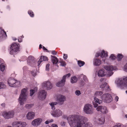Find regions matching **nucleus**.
<instances>
[{"mask_svg":"<svg viewBox=\"0 0 127 127\" xmlns=\"http://www.w3.org/2000/svg\"><path fill=\"white\" fill-rule=\"evenodd\" d=\"M85 119L83 116L74 114L69 116L67 119L71 127H92V124L86 123Z\"/></svg>","mask_w":127,"mask_h":127,"instance_id":"nucleus-1","label":"nucleus"},{"mask_svg":"<svg viewBox=\"0 0 127 127\" xmlns=\"http://www.w3.org/2000/svg\"><path fill=\"white\" fill-rule=\"evenodd\" d=\"M116 83L118 86L121 89L127 88V77L124 76L118 78Z\"/></svg>","mask_w":127,"mask_h":127,"instance_id":"nucleus-2","label":"nucleus"},{"mask_svg":"<svg viewBox=\"0 0 127 127\" xmlns=\"http://www.w3.org/2000/svg\"><path fill=\"white\" fill-rule=\"evenodd\" d=\"M27 91V89L25 88L21 90V93L19 98V101L20 105H23L24 104V101H25L26 99V92Z\"/></svg>","mask_w":127,"mask_h":127,"instance_id":"nucleus-3","label":"nucleus"},{"mask_svg":"<svg viewBox=\"0 0 127 127\" xmlns=\"http://www.w3.org/2000/svg\"><path fill=\"white\" fill-rule=\"evenodd\" d=\"M20 45L19 43H13L11 46L10 50V54L12 55L14 52H16L18 51Z\"/></svg>","mask_w":127,"mask_h":127,"instance_id":"nucleus-4","label":"nucleus"},{"mask_svg":"<svg viewBox=\"0 0 127 127\" xmlns=\"http://www.w3.org/2000/svg\"><path fill=\"white\" fill-rule=\"evenodd\" d=\"M92 106V105L89 104H85L84 108V112L87 114H92L93 112Z\"/></svg>","mask_w":127,"mask_h":127,"instance_id":"nucleus-5","label":"nucleus"},{"mask_svg":"<svg viewBox=\"0 0 127 127\" xmlns=\"http://www.w3.org/2000/svg\"><path fill=\"white\" fill-rule=\"evenodd\" d=\"M101 97L103 101L106 103H109L112 100V97L109 94H104Z\"/></svg>","mask_w":127,"mask_h":127,"instance_id":"nucleus-6","label":"nucleus"},{"mask_svg":"<svg viewBox=\"0 0 127 127\" xmlns=\"http://www.w3.org/2000/svg\"><path fill=\"white\" fill-rule=\"evenodd\" d=\"M8 84L11 87H17L20 85V82H16V80L12 78H9L8 81Z\"/></svg>","mask_w":127,"mask_h":127,"instance_id":"nucleus-7","label":"nucleus"},{"mask_svg":"<svg viewBox=\"0 0 127 127\" xmlns=\"http://www.w3.org/2000/svg\"><path fill=\"white\" fill-rule=\"evenodd\" d=\"M104 68L105 69L109 71L108 73V75L109 76H111L113 74V73L112 71L115 70L117 68V67L116 66H113L112 65H110L105 66Z\"/></svg>","mask_w":127,"mask_h":127,"instance_id":"nucleus-8","label":"nucleus"},{"mask_svg":"<svg viewBox=\"0 0 127 127\" xmlns=\"http://www.w3.org/2000/svg\"><path fill=\"white\" fill-rule=\"evenodd\" d=\"M14 114V112L13 111H11L8 112H4L2 114L4 117L7 119L13 117Z\"/></svg>","mask_w":127,"mask_h":127,"instance_id":"nucleus-9","label":"nucleus"},{"mask_svg":"<svg viewBox=\"0 0 127 127\" xmlns=\"http://www.w3.org/2000/svg\"><path fill=\"white\" fill-rule=\"evenodd\" d=\"M70 76V74L69 73L64 76L61 81L58 82L56 84V86L58 87H61L64 86L65 82L66 77H68Z\"/></svg>","mask_w":127,"mask_h":127,"instance_id":"nucleus-10","label":"nucleus"},{"mask_svg":"<svg viewBox=\"0 0 127 127\" xmlns=\"http://www.w3.org/2000/svg\"><path fill=\"white\" fill-rule=\"evenodd\" d=\"M47 94V92L45 90H40L38 93V97L40 99L43 100L46 98Z\"/></svg>","mask_w":127,"mask_h":127,"instance_id":"nucleus-11","label":"nucleus"},{"mask_svg":"<svg viewBox=\"0 0 127 127\" xmlns=\"http://www.w3.org/2000/svg\"><path fill=\"white\" fill-rule=\"evenodd\" d=\"M96 110L98 111H100L101 112L104 114H106L108 112L107 107L105 106H98L97 107Z\"/></svg>","mask_w":127,"mask_h":127,"instance_id":"nucleus-12","label":"nucleus"},{"mask_svg":"<svg viewBox=\"0 0 127 127\" xmlns=\"http://www.w3.org/2000/svg\"><path fill=\"white\" fill-rule=\"evenodd\" d=\"M57 100L59 104H62L65 100L66 98L64 95H58L57 97Z\"/></svg>","mask_w":127,"mask_h":127,"instance_id":"nucleus-13","label":"nucleus"},{"mask_svg":"<svg viewBox=\"0 0 127 127\" xmlns=\"http://www.w3.org/2000/svg\"><path fill=\"white\" fill-rule=\"evenodd\" d=\"M42 121V119L40 118H38L34 119L32 121V124L33 126H37L41 124Z\"/></svg>","mask_w":127,"mask_h":127,"instance_id":"nucleus-14","label":"nucleus"},{"mask_svg":"<svg viewBox=\"0 0 127 127\" xmlns=\"http://www.w3.org/2000/svg\"><path fill=\"white\" fill-rule=\"evenodd\" d=\"M42 86L43 87H46V89L48 90L52 88V84L49 81L44 82L42 84Z\"/></svg>","mask_w":127,"mask_h":127,"instance_id":"nucleus-15","label":"nucleus"},{"mask_svg":"<svg viewBox=\"0 0 127 127\" xmlns=\"http://www.w3.org/2000/svg\"><path fill=\"white\" fill-rule=\"evenodd\" d=\"M51 114L54 117H59L62 115V112L59 109L56 110L53 112Z\"/></svg>","mask_w":127,"mask_h":127,"instance_id":"nucleus-16","label":"nucleus"},{"mask_svg":"<svg viewBox=\"0 0 127 127\" xmlns=\"http://www.w3.org/2000/svg\"><path fill=\"white\" fill-rule=\"evenodd\" d=\"M102 103V101L95 97L94 98V101L93 102V104L95 107H97L98 105L97 103L100 104Z\"/></svg>","mask_w":127,"mask_h":127,"instance_id":"nucleus-17","label":"nucleus"},{"mask_svg":"<svg viewBox=\"0 0 127 127\" xmlns=\"http://www.w3.org/2000/svg\"><path fill=\"white\" fill-rule=\"evenodd\" d=\"M27 62L28 64L31 66L32 64H33L34 63V57L32 56H29L27 59Z\"/></svg>","mask_w":127,"mask_h":127,"instance_id":"nucleus-18","label":"nucleus"},{"mask_svg":"<svg viewBox=\"0 0 127 127\" xmlns=\"http://www.w3.org/2000/svg\"><path fill=\"white\" fill-rule=\"evenodd\" d=\"M100 87L101 88L104 89V90L105 92L107 91H109L110 90L109 86L106 82L104 83V84L101 85Z\"/></svg>","mask_w":127,"mask_h":127,"instance_id":"nucleus-19","label":"nucleus"},{"mask_svg":"<svg viewBox=\"0 0 127 127\" xmlns=\"http://www.w3.org/2000/svg\"><path fill=\"white\" fill-rule=\"evenodd\" d=\"M35 115V114L34 112H29L27 115V117L28 119H31L34 118Z\"/></svg>","mask_w":127,"mask_h":127,"instance_id":"nucleus-20","label":"nucleus"},{"mask_svg":"<svg viewBox=\"0 0 127 127\" xmlns=\"http://www.w3.org/2000/svg\"><path fill=\"white\" fill-rule=\"evenodd\" d=\"M101 64V61L98 59H94L93 61L94 65L96 66H99Z\"/></svg>","mask_w":127,"mask_h":127,"instance_id":"nucleus-21","label":"nucleus"},{"mask_svg":"<svg viewBox=\"0 0 127 127\" xmlns=\"http://www.w3.org/2000/svg\"><path fill=\"white\" fill-rule=\"evenodd\" d=\"M48 61V58L46 56H41L40 59L38 62V65L39 66L40 64V63L43 61Z\"/></svg>","mask_w":127,"mask_h":127,"instance_id":"nucleus-22","label":"nucleus"},{"mask_svg":"<svg viewBox=\"0 0 127 127\" xmlns=\"http://www.w3.org/2000/svg\"><path fill=\"white\" fill-rule=\"evenodd\" d=\"M0 35L3 37H5L7 36L6 32L3 29L1 28H0Z\"/></svg>","mask_w":127,"mask_h":127,"instance_id":"nucleus-23","label":"nucleus"},{"mask_svg":"<svg viewBox=\"0 0 127 127\" xmlns=\"http://www.w3.org/2000/svg\"><path fill=\"white\" fill-rule=\"evenodd\" d=\"M52 58V62L53 64H56L58 62V60L56 56H51Z\"/></svg>","mask_w":127,"mask_h":127,"instance_id":"nucleus-24","label":"nucleus"},{"mask_svg":"<svg viewBox=\"0 0 127 127\" xmlns=\"http://www.w3.org/2000/svg\"><path fill=\"white\" fill-rule=\"evenodd\" d=\"M104 119L102 117L98 119L97 121V122L98 124L102 125L104 123Z\"/></svg>","mask_w":127,"mask_h":127,"instance_id":"nucleus-25","label":"nucleus"},{"mask_svg":"<svg viewBox=\"0 0 127 127\" xmlns=\"http://www.w3.org/2000/svg\"><path fill=\"white\" fill-rule=\"evenodd\" d=\"M98 75L99 76L103 77L104 75V72L102 70H99L98 72Z\"/></svg>","mask_w":127,"mask_h":127,"instance_id":"nucleus-26","label":"nucleus"},{"mask_svg":"<svg viewBox=\"0 0 127 127\" xmlns=\"http://www.w3.org/2000/svg\"><path fill=\"white\" fill-rule=\"evenodd\" d=\"M108 54L107 52H105L104 50H103L100 54V56L102 58L104 57H107L108 56Z\"/></svg>","mask_w":127,"mask_h":127,"instance_id":"nucleus-27","label":"nucleus"},{"mask_svg":"<svg viewBox=\"0 0 127 127\" xmlns=\"http://www.w3.org/2000/svg\"><path fill=\"white\" fill-rule=\"evenodd\" d=\"M77 79L76 76H74L71 77V82L72 83L76 82Z\"/></svg>","mask_w":127,"mask_h":127,"instance_id":"nucleus-28","label":"nucleus"},{"mask_svg":"<svg viewBox=\"0 0 127 127\" xmlns=\"http://www.w3.org/2000/svg\"><path fill=\"white\" fill-rule=\"evenodd\" d=\"M77 63L79 66L80 67L82 66L85 64V63L84 62L80 60L78 61Z\"/></svg>","mask_w":127,"mask_h":127,"instance_id":"nucleus-29","label":"nucleus"},{"mask_svg":"<svg viewBox=\"0 0 127 127\" xmlns=\"http://www.w3.org/2000/svg\"><path fill=\"white\" fill-rule=\"evenodd\" d=\"M5 65L3 63H2L0 65V70L3 71L5 69Z\"/></svg>","mask_w":127,"mask_h":127,"instance_id":"nucleus-30","label":"nucleus"},{"mask_svg":"<svg viewBox=\"0 0 127 127\" xmlns=\"http://www.w3.org/2000/svg\"><path fill=\"white\" fill-rule=\"evenodd\" d=\"M57 104V103L56 102H53L51 103H50V104L51 107V108L53 110H54L55 109V107H54L55 105H56Z\"/></svg>","mask_w":127,"mask_h":127,"instance_id":"nucleus-31","label":"nucleus"},{"mask_svg":"<svg viewBox=\"0 0 127 127\" xmlns=\"http://www.w3.org/2000/svg\"><path fill=\"white\" fill-rule=\"evenodd\" d=\"M19 122H15L13 123V126L14 127H19Z\"/></svg>","mask_w":127,"mask_h":127,"instance_id":"nucleus-32","label":"nucleus"},{"mask_svg":"<svg viewBox=\"0 0 127 127\" xmlns=\"http://www.w3.org/2000/svg\"><path fill=\"white\" fill-rule=\"evenodd\" d=\"M118 60L119 61L121 60L122 58L123 57V55L121 54H118L117 56Z\"/></svg>","mask_w":127,"mask_h":127,"instance_id":"nucleus-33","label":"nucleus"},{"mask_svg":"<svg viewBox=\"0 0 127 127\" xmlns=\"http://www.w3.org/2000/svg\"><path fill=\"white\" fill-rule=\"evenodd\" d=\"M20 125L19 127H24L26 126V123L25 122H19Z\"/></svg>","mask_w":127,"mask_h":127,"instance_id":"nucleus-34","label":"nucleus"},{"mask_svg":"<svg viewBox=\"0 0 127 127\" xmlns=\"http://www.w3.org/2000/svg\"><path fill=\"white\" fill-rule=\"evenodd\" d=\"M28 14L31 17H33L34 16V14L33 11L32 10H29L28 11Z\"/></svg>","mask_w":127,"mask_h":127,"instance_id":"nucleus-35","label":"nucleus"},{"mask_svg":"<svg viewBox=\"0 0 127 127\" xmlns=\"http://www.w3.org/2000/svg\"><path fill=\"white\" fill-rule=\"evenodd\" d=\"M103 93L102 92H96L95 93V95L96 96H100Z\"/></svg>","mask_w":127,"mask_h":127,"instance_id":"nucleus-36","label":"nucleus"},{"mask_svg":"<svg viewBox=\"0 0 127 127\" xmlns=\"http://www.w3.org/2000/svg\"><path fill=\"white\" fill-rule=\"evenodd\" d=\"M5 85L3 82H0V89L5 88Z\"/></svg>","mask_w":127,"mask_h":127,"instance_id":"nucleus-37","label":"nucleus"},{"mask_svg":"<svg viewBox=\"0 0 127 127\" xmlns=\"http://www.w3.org/2000/svg\"><path fill=\"white\" fill-rule=\"evenodd\" d=\"M24 37V36L22 35L21 36H20L18 38V41L19 42H21L22 41V39Z\"/></svg>","mask_w":127,"mask_h":127,"instance_id":"nucleus-38","label":"nucleus"},{"mask_svg":"<svg viewBox=\"0 0 127 127\" xmlns=\"http://www.w3.org/2000/svg\"><path fill=\"white\" fill-rule=\"evenodd\" d=\"M33 104H27L26 105V107L27 108L29 109L33 106Z\"/></svg>","mask_w":127,"mask_h":127,"instance_id":"nucleus-39","label":"nucleus"},{"mask_svg":"<svg viewBox=\"0 0 127 127\" xmlns=\"http://www.w3.org/2000/svg\"><path fill=\"white\" fill-rule=\"evenodd\" d=\"M110 58L111 60H113L116 59V57L114 55V54H112L111 55Z\"/></svg>","mask_w":127,"mask_h":127,"instance_id":"nucleus-40","label":"nucleus"},{"mask_svg":"<svg viewBox=\"0 0 127 127\" xmlns=\"http://www.w3.org/2000/svg\"><path fill=\"white\" fill-rule=\"evenodd\" d=\"M35 92L33 90H31L30 91V95L32 96L34 94Z\"/></svg>","mask_w":127,"mask_h":127,"instance_id":"nucleus-41","label":"nucleus"},{"mask_svg":"<svg viewBox=\"0 0 127 127\" xmlns=\"http://www.w3.org/2000/svg\"><path fill=\"white\" fill-rule=\"evenodd\" d=\"M60 63H61V66H64L66 64L65 62L64 61H62L60 62Z\"/></svg>","mask_w":127,"mask_h":127,"instance_id":"nucleus-42","label":"nucleus"},{"mask_svg":"<svg viewBox=\"0 0 127 127\" xmlns=\"http://www.w3.org/2000/svg\"><path fill=\"white\" fill-rule=\"evenodd\" d=\"M75 93L76 95H78L81 94V92L79 90H77L75 91Z\"/></svg>","mask_w":127,"mask_h":127,"instance_id":"nucleus-43","label":"nucleus"},{"mask_svg":"<svg viewBox=\"0 0 127 127\" xmlns=\"http://www.w3.org/2000/svg\"><path fill=\"white\" fill-rule=\"evenodd\" d=\"M50 64H47L46 66V70L47 71L49 70V66Z\"/></svg>","mask_w":127,"mask_h":127,"instance_id":"nucleus-44","label":"nucleus"},{"mask_svg":"<svg viewBox=\"0 0 127 127\" xmlns=\"http://www.w3.org/2000/svg\"><path fill=\"white\" fill-rule=\"evenodd\" d=\"M67 54H64L63 58L64 60H66L67 58Z\"/></svg>","mask_w":127,"mask_h":127,"instance_id":"nucleus-45","label":"nucleus"},{"mask_svg":"<svg viewBox=\"0 0 127 127\" xmlns=\"http://www.w3.org/2000/svg\"><path fill=\"white\" fill-rule=\"evenodd\" d=\"M61 124L62 126H64L65 125V122L64 121H62L61 122Z\"/></svg>","mask_w":127,"mask_h":127,"instance_id":"nucleus-46","label":"nucleus"},{"mask_svg":"<svg viewBox=\"0 0 127 127\" xmlns=\"http://www.w3.org/2000/svg\"><path fill=\"white\" fill-rule=\"evenodd\" d=\"M52 54L53 55H56L57 54V52H56L55 51H51Z\"/></svg>","mask_w":127,"mask_h":127,"instance_id":"nucleus-47","label":"nucleus"},{"mask_svg":"<svg viewBox=\"0 0 127 127\" xmlns=\"http://www.w3.org/2000/svg\"><path fill=\"white\" fill-rule=\"evenodd\" d=\"M83 78L84 80L86 81H88L86 77V76H85L84 75L83 77Z\"/></svg>","mask_w":127,"mask_h":127,"instance_id":"nucleus-48","label":"nucleus"},{"mask_svg":"<svg viewBox=\"0 0 127 127\" xmlns=\"http://www.w3.org/2000/svg\"><path fill=\"white\" fill-rule=\"evenodd\" d=\"M51 127H58V126L57 125L53 124L52 125Z\"/></svg>","mask_w":127,"mask_h":127,"instance_id":"nucleus-49","label":"nucleus"},{"mask_svg":"<svg viewBox=\"0 0 127 127\" xmlns=\"http://www.w3.org/2000/svg\"><path fill=\"white\" fill-rule=\"evenodd\" d=\"M44 51H46L47 52L48 50L46 49L44 46H43L42 47Z\"/></svg>","mask_w":127,"mask_h":127,"instance_id":"nucleus-50","label":"nucleus"},{"mask_svg":"<svg viewBox=\"0 0 127 127\" xmlns=\"http://www.w3.org/2000/svg\"><path fill=\"white\" fill-rule=\"evenodd\" d=\"M100 53H97L96 54L95 56L96 57H98L100 56Z\"/></svg>","mask_w":127,"mask_h":127,"instance_id":"nucleus-51","label":"nucleus"},{"mask_svg":"<svg viewBox=\"0 0 127 127\" xmlns=\"http://www.w3.org/2000/svg\"><path fill=\"white\" fill-rule=\"evenodd\" d=\"M119 99V97L117 96H116L115 98V100L116 101H118Z\"/></svg>","mask_w":127,"mask_h":127,"instance_id":"nucleus-52","label":"nucleus"},{"mask_svg":"<svg viewBox=\"0 0 127 127\" xmlns=\"http://www.w3.org/2000/svg\"><path fill=\"white\" fill-rule=\"evenodd\" d=\"M124 68L125 69H127V63L124 66Z\"/></svg>","mask_w":127,"mask_h":127,"instance_id":"nucleus-53","label":"nucleus"},{"mask_svg":"<svg viewBox=\"0 0 127 127\" xmlns=\"http://www.w3.org/2000/svg\"><path fill=\"white\" fill-rule=\"evenodd\" d=\"M1 105L3 107H4L5 106V104L4 103H2L1 104Z\"/></svg>","mask_w":127,"mask_h":127,"instance_id":"nucleus-54","label":"nucleus"},{"mask_svg":"<svg viewBox=\"0 0 127 127\" xmlns=\"http://www.w3.org/2000/svg\"><path fill=\"white\" fill-rule=\"evenodd\" d=\"M50 122V121H46L45 123L46 124H48Z\"/></svg>","mask_w":127,"mask_h":127,"instance_id":"nucleus-55","label":"nucleus"},{"mask_svg":"<svg viewBox=\"0 0 127 127\" xmlns=\"http://www.w3.org/2000/svg\"><path fill=\"white\" fill-rule=\"evenodd\" d=\"M39 48L40 49L42 48V45L41 44L39 45Z\"/></svg>","mask_w":127,"mask_h":127,"instance_id":"nucleus-56","label":"nucleus"},{"mask_svg":"<svg viewBox=\"0 0 127 127\" xmlns=\"http://www.w3.org/2000/svg\"><path fill=\"white\" fill-rule=\"evenodd\" d=\"M13 39L14 41H15L17 40V39L15 37L13 38Z\"/></svg>","mask_w":127,"mask_h":127,"instance_id":"nucleus-57","label":"nucleus"},{"mask_svg":"<svg viewBox=\"0 0 127 127\" xmlns=\"http://www.w3.org/2000/svg\"><path fill=\"white\" fill-rule=\"evenodd\" d=\"M81 84H82V86L84 85V82L83 81H81Z\"/></svg>","mask_w":127,"mask_h":127,"instance_id":"nucleus-58","label":"nucleus"},{"mask_svg":"<svg viewBox=\"0 0 127 127\" xmlns=\"http://www.w3.org/2000/svg\"><path fill=\"white\" fill-rule=\"evenodd\" d=\"M103 80V79H101L100 80V81L101 82H102Z\"/></svg>","mask_w":127,"mask_h":127,"instance_id":"nucleus-59","label":"nucleus"},{"mask_svg":"<svg viewBox=\"0 0 127 127\" xmlns=\"http://www.w3.org/2000/svg\"><path fill=\"white\" fill-rule=\"evenodd\" d=\"M2 38H3V37H2V36H0V39Z\"/></svg>","mask_w":127,"mask_h":127,"instance_id":"nucleus-60","label":"nucleus"},{"mask_svg":"<svg viewBox=\"0 0 127 127\" xmlns=\"http://www.w3.org/2000/svg\"><path fill=\"white\" fill-rule=\"evenodd\" d=\"M53 121V120H52H52H51V121H50V122H52Z\"/></svg>","mask_w":127,"mask_h":127,"instance_id":"nucleus-61","label":"nucleus"},{"mask_svg":"<svg viewBox=\"0 0 127 127\" xmlns=\"http://www.w3.org/2000/svg\"><path fill=\"white\" fill-rule=\"evenodd\" d=\"M26 66H25L24 67H23V69H24L25 68H26Z\"/></svg>","mask_w":127,"mask_h":127,"instance_id":"nucleus-62","label":"nucleus"},{"mask_svg":"<svg viewBox=\"0 0 127 127\" xmlns=\"http://www.w3.org/2000/svg\"><path fill=\"white\" fill-rule=\"evenodd\" d=\"M125 117L126 118H127V114H126L125 115Z\"/></svg>","mask_w":127,"mask_h":127,"instance_id":"nucleus-63","label":"nucleus"},{"mask_svg":"<svg viewBox=\"0 0 127 127\" xmlns=\"http://www.w3.org/2000/svg\"><path fill=\"white\" fill-rule=\"evenodd\" d=\"M126 93L127 94V90L126 91Z\"/></svg>","mask_w":127,"mask_h":127,"instance_id":"nucleus-64","label":"nucleus"}]
</instances>
